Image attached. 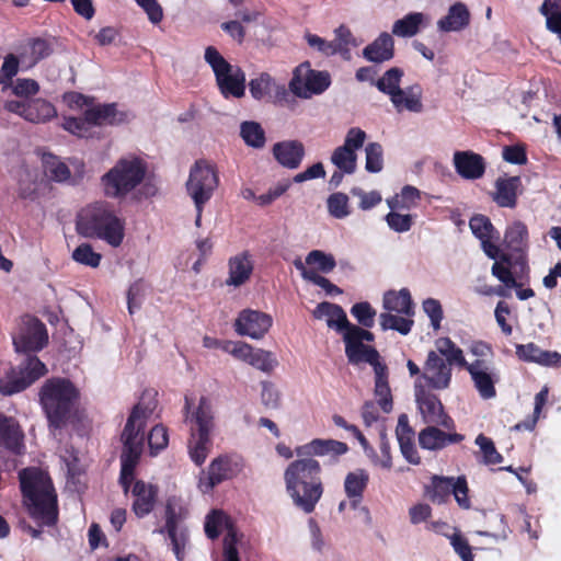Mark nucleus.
Here are the masks:
<instances>
[{"instance_id": "1", "label": "nucleus", "mask_w": 561, "mask_h": 561, "mask_svg": "<svg viewBox=\"0 0 561 561\" xmlns=\"http://www.w3.org/2000/svg\"><path fill=\"white\" fill-rule=\"evenodd\" d=\"M154 407L151 403L140 401L137 403L127 419L122 440L124 448L121 455L119 483L127 494L130 491L133 503L131 511L138 518L148 516L156 507L158 501V488L142 480H134V470L142 451V431L151 416Z\"/></svg>"}, {"instance_id": "2", "label": "nucleus", "mask_w": 561, "mask_h": 561, "mask_svg": "<svg viewBox=\"0 0 561 561\" xmlns=\"http://www.w3.org/2000/svg\"><path fill=\"white\" fill-rule=\"evenodd\" d=\"M374 334L358 325L352 324L343 332L345 343V355L353 365L368 363L375 373L374 393L377 403L385 413H390L393 408L391 389L388 381V368L380 360L376 348L365 345L363 342H373Z\"/></svg>"}, {"instance_id": "3", "label": "nucleus", "mask_w": 561, "mask_h": 561, "mask_svg": "<svg viewBox=\"0 0 561 561\" xmlns=\"http://www.w3.org/2000/svg\"><path fill=\"white\" fill-rule=\"evenodd\" d=\"M321 466L314 458L291 461L284 471V481L293 503L306 514L314 511L323 494Z\"/></svg>"}, {"instance_id": "4", "label": "nucleus", "mask_w": 561, "mask_h": 561, "mask_svg": "<svg viewBox=\"0 0 561 561\" xmlns=\"http://www.w3.org/2000/svg\"><path fill=\"white\" fill-rule=\"evenodd\" d=\"M23 502L30 515L44 525L57 520V495L50 478L37 468H26L19 473Z\"/></svg>"}, {"instance_id": "5", "label": "nucleus", "mask_w": 561, "mask_h": 561, "mask_svg": "<svg viewBox=\"0 0 561 561\" xmlns=\"http://www.w3.org/2000/svg\"><path fill=\"white\" fill-rule=\"evenodd\" d=\"M77 231L85 238H98L118 248L125 237V222L106 202L87 205L77 218Z\"/></svg>"}, {"instance_id": "6", "label": "nucleus", "mask_w": 561, "mask_h": 561, "mask_svg": "<svg viewBox=\"0 0 561 561\" xmlns=\"http://www.w3.org/2000/svg\"><path fill=\"white\" fill-rule=\"evenodd\" d=\"M146 174L147 163L141 158L123 157L101 176L103 193L110 198L123 199L142 183Z\"/></svg>"}, {"instance_id": "7", "label": "nucleus", "mask_w": 561, "mask_h": 561, "mask_svg": "<svg viewBox=\"0 0 561 561\" xmlns=\"http://www.w3.org/2000/svg\"><path fill=\"white\" fill-rule=\"evenodd\" d=\"M77 391L65 379H50L41 390V403L50 425L59 427L69 415Z\"/></svg>"}, {"instance_id": "8", "label": "nucleus", "mask_w": 561, "mask_h": 561, "mask_svg": "<svg viewBox=\"0 0 561 561\" xmlns=\"http://www.w3.org/2000/svg\"><path fill=\"white\" fill-rule=\"evenodd\" d=\"M205 61L213 69L224 98H242L245 92V75L239 67L230 65L214 46L205 49Z\"/></svg>"}, {"instance_id": "9", "label": "nucleus", "mask_w": 561, "mask_h": 561, "mask_svg": "<svg viewBox=\"0 0 561 561\" xmlns=\"http://www.w3.org/2000/svg\"><path fill=\"white\" fill-rule=\"evenodd\" d=\"M218 183L219 179L214 165L199 160L191 168L186 191L194 205H205L211 198Z\"/></svg>"}, {"instance_id": "10", "label": "nucleus", "mask_w": 561, "mask_h": 561, "mask_svg": "<svg viewBox=\"0 0 561 561\" xmlns=\"http://www.w3.org/2000/svg\"><path fill=\"white\" fill-rule=\"evenodd\" d=\"M243 469L242 459L234 455H220L211 460L207 471H203L198 488L203 493H209L216 485L237 477Z\"/></svg>"}, {"instance_id": "11", "label": "nucleus", "mask_w": 561, "mask_h": 561, "mask_svg": "<svg viewBox=\"0 0 561 561\" xmlns=\"http://www.w3.org/2000/svg\"><path fill=\"white\" fill-rule=\"evenodd\" d=\"M47 373L46 366L36 356H27L19 370L10 371L0 379V392L10 396L20 392Z\"/></svg>"}, {"instance_id": "12", "label": "nucleus", "mask_w": 561, "mask_h": 561, "mask_svg": "<svg viewBox=\"0 0 561 561\" xmlns=\"http://www.w3.org/2000/svg\"><path fill=\"white\" fill-rule=\"evenodd\" d=\"M330 83L328 72L312 70L308 64H302L295 69L289 89L298 98L309 99L314 94L324 92Z\"/></svg>"}, {"instance_id": "13", "label": "nucleus", "mask_w": 561, "mask_h": 561, "mask_svg": "<svg viewBox=\"0 0 561 561\" xmlns=\"http://www.w3.org/2000/svg\"><path fill=\"white\" fill-rule=\"evenodd\" d=\"M415 402L422 420L426 424L440 425L446 430H454L453 419L445 413L440 400L434 393L425 389L421 382L414 386Z\"/></svg>"}, {"instance_id": "14", "label": "nucleus", "mask_w": 561, "mask_h": 561, "mask_svg": "<svg viewBox=\"0 0 561 561\" xmlns=\"http://www.w3.org/2000/svg\"><path fill=\"white\" fill-rule=\"evenodd\" d=\"M367 139V134L359 127H352L347 130L342 146L336 147L331 154V163L337 170L353 174L356 171L357 153Z\"/></svg>"}, {"instance_id": "15", "label": "nucleus", "mask_w": 561, "mask_h": 561, "mask_svg": "<svg viewBox=\"0 0 561 561\" xmlns=\"http://www.w3.org/2000/svg\"><path fill=\"white\" fill-rule=\"evenodd\" d=\"M47 341L48 335L44 323L33 317L23 318L19 331L13 335L16 352L41 351Z\"/></svg>"}, {"instance_id": "16", "label": "nucleus", "mask_w": 561, "mask_h": 561, "mask_svg": "<svg viewBox=\"0 0 561 561\" xmlns=\"http://www.w3.org/2000/svg\"><path fill=\"white\" fill-rule=\"evenodd\" d=\"M415 382H421L434 390L447 389L451 382V366L437 352L430 351L423 373Z\"/></svg>"}, {"instance_id": "17", "label": "nucleus", "mask_w": 561, "mask_h": 561, "mask_svg": "<svg viewBox=\"0 0 561 561\" xmlns=\"http://www.w3.org/2000/svg\"><path fill=\"white\" fill-rule=\"evenodd\" d=\"M466 369L482 399L489 400L496 396L495 383L499 381L500 377L485 360L476 359L470 363Z\"/></svg>"}, {"instance_id": "18", "label": "nucleus", "mask_w": 561, "mask_h": 561, "mask_svg": "<svg viewBox=\"0 0 561 561\" xmlns=\"http://www.w3.org/2000/svg\"><path fill=\"white\" fill-rule=\"evenodd\" d=\"M272 318L261 311L243 310L236 320V331L254 340L262 339L272 327Z\"/></svg>"}, {"instance_id": "19", "label": "nucleus", "mask_w": 561, "mask_h": 561, "mask_svg": "<svg viewBox=\"0 0 561 561\" xmlns=\"http://www.w3.org/2000/svg\"><path fill=\"white\" fill-rule=\"evenodd\" d=\"M469 227L473 236L481 241L482 250L486 256L496 260L500 249L494 241L499 240L500 234L494 229L490 219L484 215H474L469 220Z\"/></svg>"}, {"instance_id": "20", "label": "nucleus", "mask_w": 561, "mask_h": 561, "mask_svg": "<svg viewBox=\"0 0 561 561\" xmlns=\"http://www.w3.org/2000/svg\"><path fill=\"white\" fill-rule=\"evenodd\" d=\"M453 164L456 173L465 180H479L485 173L486 163L484 158L471 150L455 151Z\"/></svg>"}, {"instance_id": "21", "label": "nucleus", "mask_w": 561, "mask_h": 561, "mask_svg": "<svg viewBox=\"0 0 561 561\" xmlns=\"http://www.w3.org/2000/svg\"><path fill=\"white\" fill-rule=\"evenodd\" d=\"M221 531H226L224 538V559L226 560V540L231 538V546L237 550V543L239 541L238 531L228 515L222 511L213 510L207 514L205 519V534L208 538L216 539Z\"/></svg>"}, {"instance_id": "22", "label": "nucleus", "mask_w": 561, "mask_h": 561, "mask_svg": "<svg viewBox=\"0 0 561 561\" xmlns=\"http://www.w3.org/2000/svg\"><path fill=\"white\" fill-rule=\"evenodd\" d=\"M348 450V447L345 443L334 440V439H322V438H314L311 442L298 446L295 448V454L298 457H305V458H313L314 456L318 457H332L336 458L344 454H346Z\"/></svg>"}, {"instance_id": "23", "label": "nucleus", "mask_w": 561, "mask_h": 561, "mask_svg": "<svg viewBox=\"0 0 561 561\" xmlns=\"http://www.w3.org/2000/svg\"><path fill=\"white\" fill-rule=\"evenodd\" d=\"M249 90L255 100L283 101L287 96V90L284 84H277L275 80L266 72L260 73L256 78L250 80Z\"/></svg>"}, {"instance_id": "24", "label": "nucleus", "mask_w": 561, "mask_h": 561, "mask_svg": "<svg viewBox=\"0 0 561 561\" xmlns=\"http://www.w3.org/2000/svg\"><path fill=\"white\" fill-rule=\"evenodd\" d=\"M471 22V13L466 3L457 1L453 3L447 13L437 22V30L442 33H458L466 30Z\"/></svg>"}, {"instance_id": "25", "label": "nucleus", "mask_w": 561, "mask_h": 561, "mask_svg": "<svg viewBox=\"0 0 561 561\" xmlns=\"http://www.w3.org/2000/svg\"><path fill=\"white\" fill-rule=\"evenodd\" d=\"M274 159L284 168L298 169L305 157V146L299 140H283L272 148Z\"/></svg>"}, {"instance_id": "26", "label": "nucleus", "mask_w": 561, "mask_h": 561, "mask_svg": "<svg viewBox=\"0 0 561 561\" xmlns=\"http://www.w3.org/2000/svg\"><path fill=\"white\" fill-rule=\"evenodd\" d=\"M440 425L428 424L419 433V444L423 449L438 450L450 444L460 443L463 436L458 433H446Z\"/></svg>"}, {"instance_id": "27", "label": "nucleus", "mask_w": 561, "mask_h": 561, "mask_svg": "<svg viewBox=\"0 0 561 561\" xmlns=\"http://www.w3.org/2000/svg\"><path fill=\"white\" fill-rule=\"evenodd\" d=\"M0 447L20 455L24 450V434L19 423L10 416L0 414Z\"/></svg>"}, {"instance_id": "28", "label": "nucleus", "mask_w": 561, "mask_h": 561, "mask_svg": "<svg viewBox=\"0 0 561 561\" xmlns=\"http://www.w3.org/2000/svg\"><path fill=\"white\" fill-rule=\"evenodd\" d=\"M84 112L92 128L95 126L119 125L128 119L127 114L118 111L114 103L93 105Z\"/></svg>"}, {"instance_id": "29", "label": "nucleus", "mask_w": 561, "mask_h": 561, "mask_svg": "<svg viewBox=\"0 0 561 561\" xmlns=\"http://www.w3.org/2000/svg\"><path fill=\"white\" fill-rule=\"evenodd\" d=\"M516 355L524 362L536 363L547 367H557L561 364V354L554 351H543L535 343L517 344Z\"/></svg>"}, {"instance_id": "30", "label": "nucleus", "mask_w": 561, "mask_h": 561, "mask_svg": "<svg viewBox=\"0 0 561 561\" xmlns=\"http://www.w3.org/2000/svg\"><path fill=\"white\" fill-rule=\"evenodd\" d=\"M229 275L226 279V285L239 287L249 280L252 271L253 262L251 254L248 251L241 252L229 259Z\"/></svg>"}, {"instance_id": "31", "label": "nucleus", "mask_w": 561, "mask_h": 561, "mask_svg": "<svg viewBox=\"0 0 561 561\" xmlns=\"http://www.w3.org/2000/svg\"><path fill=\"white\" fill-rule=\"evenodd\" d=\"M312 314L316 319H325L327 325L339 333H343L352 325L343 308L332 302H320L312 311Z\"/></svg>"}, {"instance_id": "32", "label": "nucleus", "mask_w": 561, "mask_h": 561, "mask_svg": "<svg viewBox=\"0 0 561 561\" xmlns=\"http://www.w3.org/2000/svg\"><path fill=\"white\" fill-rule=\"evenodd\" d=\"M522 185L519 176L499 178L495 181L493 201L500 207L514 208L517 202V192Z\"/></svg>"}, {"instance_id": "33", "label": "nucleus", "mask_w": 561, "mask_h": 561, "mask_svg": "<svg viewBox=\"0 0 561 561\" xmlns=\"http://www.w3.org/2000/svg\"><path fill=\"white\" fill-rule=\"evenodd\" d=\"M394 55V42L390 34L381 33L373 43L363 50V56L371 62L380 64L392 59Z\"/></svg>"}, {"instance_id": "34", "label": "nucleus", "mask_w": 561, "mask_h": 561, "mask_svg": "<svg viewBox=\"0 0 561 561\" xmlns=\"http://www.w3.org/2000/svg\"><path fill=\"white\" fill-rule=\"evenodd\" d=\"M192 407V399L186 396L185 397V421H194L197 425V430L195 433H208L210 434L213 430V413L211 405L207 398L202 397L199 399L198 407L194 413L190 416L188 411Z\"/></svg>"}, {"instance_id": "35", "label": "nucleus", "mask_w": 561, "mask_h": 561, "mask_svg": "<svg viewBox=\"0 0 561 561\" xmlns=\"http://www.w3.org/2000/svg\"><path fill=\"white\" fill-rule=\"evenodd\" d=\"M382 307L385 311L394 312L405 317H413L414 314L411 294L407 288H402L398 291H387L382 298Z\"/></svg>"}, {"instance_id": "36", "label": "nucleus", "mask_w": 561, "mask_h": 561, "mask_svg": "<svg viewBox=\"0 0 561 561\" xmlns=\"http://www.w3.org/2000/svg\"><path fill=\"white\" fill-rule=\"evenodd\" d=\"M356 438L358 439L359 444L364 448L365 454L374 466L383 470H390L392 468L390 443L385 433L380 434L379 450H381V456H378L377 451L368 444L367 439L362 433L357 435Z\"/></svg>"}, {"instance_id": "37", "label": "nucleus", "mask_w": 561, "mask_h": 561, "mask_svg": "<svg viewBox=\"0 0 561 561\" xmlns=\"http://www.w3.org/2000/svg\"><path fill=\"white\" fill-rule=\"evenodd\" d=\"M51 48L47 41L42 38L28 39L20 50V60L27 68L35 66L39 60L48 57Z\"/></svg>"}, {"instance_id": "38", "label": "nucleus", "mask_w": 561, "mask_h": 561, "mask_svg": "<svg viewBox=\"0 0 561 561\" xmlns=\"http://www.w3.org/2000/svg\"><path fill=\"white\" fill-rule=\"evenodd\" d=\"M506 248L517 253V259H522L528 248V230L522 221H515L510 225L504 234Z\"/></svg>"}, {"instance_id": "39", "label": "nucleus", "mask_w": 561, "mask_h": 561, "mask_svg": "<svg viewBox=\"0 0 561 561\" xmlns=\"http://www.w3.org/2000/svg\"><path fill=\"white\" fill-rule=\"evenodd\" d=\"M403 77V71L400 68L393 67L387 70L380 79L376 81L377 89L389 95L393 105H398L401 95L400 82Z\"/></svg>"}, {"instance_id": "40", "label": "nucleus", "mask_w": 561, "mask_h": 561, "mask_svg": "<svg viewBox=\"0 0 561 561\" xmlns=\"http://www.w3.org/2000/svg\"><path fill=\"white\" fill-rule=\"evenodd\" d=\"M425 20L424 13L411 12L393 23L392 34L398 37H412L420 32Z\"/></svg>"}, {"instance_id": "41", "label": "nucleus", "mask_w": 561, "mask_h": 561, "mask_svg": "<svg viewBox=\"0 0 561 561\" xmlns=\"http://www.w3.org/2000/svg\"><path fill=\"white\" fill-rule=\"evenodd\" d=\"M211 439L210 434L208 433H195L192 431L191 439L188 442V454L192 459V461L197 465L202 466L208 454L211 450Z\"/></svg>"}, {"instance_id": "42", "label": "nucleus", "mask_w": 561, "mask_h": 561, "mask_svg": "<svg viewBox=\"0 0 561 561\" xmlns=\"http://www.w3.org/2000/svg\"><path fill=\"white\" fill-rule=\"evenodd\" d=\"M454 483V477L433 476L431 483L426 485V495L432 502L442 504L451 494Z\"/></svg>"}, {"instance_id": "43", "label": "nucleus", "mask_w": 561, "mask_h": 561, "mask_svg": "<svg viewBox=\"0 0 561 561\" xmlns=\"http://www.w3.org/2000/svg\"><path fill=\"white\" fill-rule=\"evenodd\" d=\"M160 534L167 533L171 541L172 551L178 561H183L188 547L190 535L186 526L167 527L158 530Z\"/></svg>"}, {"instance_id": "44", "label": "nucleus", "mask_w": 561, "mask_h": 561, "mask_svg": "<svg viewBox=\"0 0 561 561\" xmlns=\"http://www.w3.org/2000/svg\"><path fill=\"white\" fill-rule=\"evenodd\" d=\"M435 345L438 352L437 354L439 356H444V359L448 365H457L459 367L467 368V366L470 364L466 360L462 350L458 347L449 337L438 339Z\"/></svg>"}, {"instance_id": "45", "label": "nucleus", "mask_w": 561, "mask_h": 561, "mask_svg": "<svg viewBox=\"0 0 561 561\" xmlns=\"http://www.w3.org/2000/svg\"><path fill=\"white\" fill-rule=\"evenodd\" d=\"M188 515L184 501L176 496H170L165 503V524L163 528L185 526L183 522Z\"/></svg>"}, {"instance_id": "46", "label": "nucleus", "mask_w": 561, "mask_h": 561, "mask_svg": "<svg viewBox=\"0 0 561 561\" xmlns=\"http://www.w3.org/2000/svg\"><path fill=\"white\" fill-rule=\"evenodd\" d=\"M296 270L300 272L301 277L305 280L311 282L314 285L321 287L328 295H340L342 289L330 282V279L321 276L313 268H307L300 259L294 261Z\"/></svg>"}, {"instance_id": "47", "label": "nucleus", "mask_w": 561, "mask_h": 561, "mask_svg": "<svg viewBox=\"0 0 561 561\" xmlns=\"http://www.w3.org/2000/svg\"><path fill=\"white\" fill-rule=\"evenodd\" d=\"M56 116V110L49 102L36 99L28 101L27 111L25 113V121L41 124L45 123Z\"/></svg>"}, {"instance_id": "48", "label": "nucleus", "mask_w": 561, "mask_h": 561, "mask_svg": "<svg viewBox=\"0 0 561 561\" xmlns=\"http://www.w3.org/2000/svg\"><path fill=\"white\" fill-rule=\"evenodd\" d=\"M368 481L369 473L363 468L348 472L344 480V492L346 496L363 497Z\"/></svg>"}, {"instance_id": "49", "label": "nucleus", "mask_w": 561, "mask_h": 561, "mask_svg": "<svg viewBox=\"0 0 561 561\" xmlns=\"http://www.w3.org/2000/svg\"><path fill=\"white\" fill-rule=\"evenodd\" d=\"M412 317H405L394 312H381L379 314V323L382 331L393 330L402 335L410 333L413 327Z\"/></svg>"}, {"instance_id": "50", "label": "nucleus", "mask_w": 561, "mask_h": 561, "mask_svg": "<svg viewBox=\"0 0 561 561\" xmlns=\"http://www.w3.org/2000/svg\"><path fill=\"white\" fill-rule=\"evenodd\" d=\"M45 175L56 182H65L70 179V170L65 162L54 154L43 156Z\"/></svg>"}, {"instance_id": "51", "label": "nucleus", "mask_w": 561, "mask_h": 561, "mask_svg": "<svg viewBox=\"0 0 561 561\" xmlns=\"http://www.w3.org/2000/svg\"><path fill=\"white\" fill-rule=\"evenodd\" d=\"M240 136L249 147L255 149L263 148L266 141L264 129L259 123L253 121H247L241 124Z\"/></svg>"}, {"instance_id": "52", "label": "nucleus", "mask_w": 561, "mask_h": 561, "mask_svg": "<svg viewBox=\"0 0 561 561\" xmlns=\"http://www.w3.org/2000/svg\"><path fill=\"white\" fill-rule=\"evenodd\" d=\"M422 90L419 85L409 87L401 90L400 101L398 105H393L398 111L408 110L410 112L420 113L423 108Z\"/></svg>"}, {"instance_id": "53", "label": "nucleus", "mask_w": 561, "mask_h": 561, "mask_svg": "<svg viewBox=\"0 0 561 561\" xmlns=\"http://www.w3.org/2000/svg\"><path fill=\"white\" fill-rule=\"evenodd\" d=\"M420 199V192L417 188L407 185L401 190L399 195L387 199V205L390 209H410L416 205Z\"/></svg>"}, {"instance_id": "54", "label": "nucleus", "mask_w": 561, "mask_h": 561, "mask_svg": "<svg viewBox=\"0 0 561 561\" xmlns=\"http://www.w3.org/2000/svg\"><path fill=\"white\" fill-rule=\"evenodd\" d=\"M327 207L330 216L335 219H344L351 215L348 196L342 192L329 195L327 199Z\"/></svg>"}, {"instance_id": "55", "label": "nucleus", "mask_w": 561, "mask_h": 561, "mask_svg": "<svg viewBox=\"0 0 561 561\" xmlns=\"http://www.w3.org/2000/svg\"><path fill=\"white\" fill-rule=\"evenodd\" d=\"M305 266H314L318 271L322 273H330L332 272L335 266L336 262L332 254L325 253L321 250H312L310 251L306 260L304 262Z\"/></svg>"}, {"instance_id": "56", "label": "nucleus", "mask_w": 561, "mask_h": 561, "mask_svg": "<svg viewBox=\"0 0 561 561\" xmlns=\"http://www.w3.org/2000/svg\"><path fill=\"white\" fill-rule=\"evenodd\" d=\"M249 365L263 373L270 374L278 366V360L271 351L254 348Z\"/></svg>"}, {"instance_id": "57", "label": "nucleus", "mask_w": 561, "mask_h": 561, "mask_svg": "<svg viewBox=\"0 0 561 561\" xmlns=\"http://www.w3.org/2000/svg\"><path fill=\"white\" fill-rule=\"evenodd\" d=\"M365 169L369 173H378L383 168V150L380 144L369 142L365 147Z\"/></svg>"}, {"instance_id": "58", "label": "nucleus", "mask_w": 561, "mask_h": 561, "mask_svg": "<svg viewBox=\"0 0 561 561\" xmlns=\"http://www.w3.org/2000/svg\"><path fill=\"white\" fill-rule=\"evenodd\" d=\"M510 257L506 254L501 256V261H495L492 265V275L502 282L507 288L518 287V283L513 276L510 267Z\"/></svg>"}, {"instance_id": "59", "label": "nucleus", "mask_w": 561, "mask_h": 561, "mask_svg": "<svg viewBox=\"0 0 561 561\" xmlns=\"http://www.w3.org/2000/svg\"><path fill=\"white\" fill-rule=\"evenodd\" d=\"M351 314L364 328H373L375 324L376 310L367 301L357 302L352 306Z\"/></svg>"}, {"instance_id": "60", "label": "nucleus", "mask_w": 561, "mask_h": 561, "mask_svg": "<svg viewBox=\"0 0 561 561\" xmlns=\"http://www.w3.org/2000/svg\"><path fill=\"white\" fill-rule=\"evenodd\" d=\"M72 259L82 265L90 267H98L101 263L102 255L93 251L92 247L88 243L78 245L72 252Z\"/></svg>"}, {"instance_id": "61", "label": "nucleus", "mask_w": 561, "mask_h": 561, "mask_svg": "<svg viewBox=\"0 0 561 561\" xmlns=\"http://www.w3.org/2000/svg\"><path fill=\"white\" fill-rule=\"evenodd\" d=\"M476 444L483 454V463L497 465L503 461L502 455L496 450L494 443L489 437L479 434L476 438Z\"/></svg>"}, {"instance_id": "62", "label": "nucleus", "mask_w": 561, "mask_h": 561, "mask_svg": "<svg viewBox=\"0 0 561 561\" xmlns=\"http://www.w3.org/2000/svg\"><path fill=\"white\" fill-rule=\"evenodd\" d=\"M64 129L78 136V137H90L92 136V126L87 119L85 112L83 117H65L62 123Z\"/></svg>"}, {"instance_id": "63", "label": "nucleus", "mask_w": 561, "mask_h": 561, "mask_svg": "<svg viewBox=\"0 0 561 561\" xmlns=\"http://www.w3.org/2000/svg\"><path fill=\"white\" fill-rule=\"evenodd\" d=\"M351 194L359 199L358 208L362 210H370L382 201L381 194L378 191L366 192L360 187H353Z\"/></svg>"}, {"instance_id": "64", "label": "nucleus", "mask_w": 561, "mask_h": 561, "mask_svg": "<svg viewBox=\"0 0 561 561\" xmlns=\"http://www.w3.org/2000/svg\"><path fill=\"white\" fill-rule=\"evenodd\" d=\"M148 444L151 455H157L169 444L168 431L163 425H156L148 435Z\"/></svg>"}]
</instances>
